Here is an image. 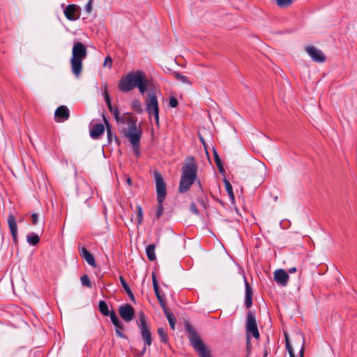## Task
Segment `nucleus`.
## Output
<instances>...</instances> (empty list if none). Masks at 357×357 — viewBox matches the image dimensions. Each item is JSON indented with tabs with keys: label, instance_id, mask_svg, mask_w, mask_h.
Here are the masks:
<instances>
[{
	"label": "nucleus",
	"instance_id": "f257e3e1",
	"mask_svg": "<svg viewBox=\"0 0 357 357\" xmlns=\"http://www.w3.org/2000/svg\"><path fill=\"white\" fill-rule=\"evenodd\" d=\"M149 80L142 71L137 70L128 73L122 77L119 83V88L123 92H129L138 88L141 94H144L148 89Z\"/></svg>",
	"mask_w": 357,
	"mask_h": 357
},
{
	"label": "nucleus",
	"instance_id": "f03ea898",
	"mask_svg": "<svg viewBox=\"0 0 357 357\" xmlns=\"http://www.w3.org/2000/svg\"><path fill=\"white\" fill-rule=\"evenodd\" d=\"M197 165L193 157L186 158V163L182 168L178 191L181 193L187 192L197 178Z\"/></svg>",
	"mask_w": 357,
	"mask_h": 357
},
{
	"label": "nucleus",
	"instance_id": "7ed1b4c3",
	"mask_svg": "<svg viewBox=\"0 0 357 357\" xmlns=\"http://www.w3.org/2000/svg\"><path fill=\"white\" fill-rule=\"evenodd\" d=\"M87 56L86 46L81 42H76L73 44L72 49V56L70 66L73 75L79 77L82 71V61Z\"/></svg>",
	"mask_w": 357,
	"mask_h": 357
},
{
	"label": "nucleus",
	"instance_id": "20e7f679",
	"mask_svg": "<svg viewBox=\"0 0 357 357\" xmlns=\"http://www.w3.org/2000/svg\"><path fill=\"white\" fill-rule=\"evenodd\" d=\"M185 328L188 333L189 340L199 356L212 357L210 350L204 343L196 331L189 324H186Z\"/></svg>",
	"mask_w": 357,
	"mask_h": 357
},
{
	"label": "nucleus",
	"instance_id": "39448f33",
	"mask_svg": "<svg viewBox=\"0 0 357 357\" xmlns=\"http://www.w3.org/2000/svg\"><path fill=\"white\" fill-rule=\"evenodd\" d=\"M119 123L128 125V128L123 130V134L126 138L130 137L132 135H142L140 126H137V119L134 118L130 113L123 114Z\"/></svg>",
	"mask_w": 357,
	"mask_h": 357
},
{
	"label": "nucleus",
	"instance_id": "423d86ee",
	"mask_svg": "<svg viewBox=\"0 0 357 357\" xmlns=\"http://www.w3.org/2000/svg\"><path fill=\"white\" fill-rule=\"evenodd\" d=\"M146 110L149 115H153L155 123L159 126V106L155 91H150L145 100Z\"/></svg>",
	"mask_w": 357,
	"mask_h": 357
},
{
	"label": "nucleus",
	"instance_id": "0eeeda50",
	"mask_svg": "<svg viewBox=\"0 0 357 357\" xmlns=\"http://www.w3.org/2000/svg\"><path fill=\"white\" fill-rule=\"evenodd\" d=\"M139 323L138 324V326L140 329L142 339L145 344L150 346L152 343L151 333L146 321V316L143 312H139Z\"/></svg>",
	"mask_w": 357,
	"mask_h": 357
},
{
	"label": "nucleus",
	"instance_id": "6e6552de",
	"mask_svg": "<svg viewBox=\"0 0 357 357\" xmlns=\"http://www.w3.org/2000/svg\"><path fill=\"white\" fill-rule=\"evenodd\" d=\"M154 178L156 186L157 201L160 202L165 200L167 195L166 183L161 174L157 171L154 172Z\"/></svg>",
	"mask_w": 357,
	"mask_h": 357
},
{
	"label": "nucleus",
	"instance_id": "1a4fd4ad",
	"mask_svg": "<svg viewBox=\"0 0 357 357\" xmlns=\"http://www.w3.org/2000/svg\"><path fill=\"white\" fill-rule=\"evenodd\" d=\"M284 337H285L286 349H287V350L289 352V356L290 357H296V355L294 354V351L293 347L290 344L289 339L287 333H284ZM296 338H297V342L296 343L298 344H301V348H300V351H299V354H298L299 357H304V353H305L304 342H305V339H304V337L302 335H297Z\"/></svg>",
	"mask_w": 357,
	"mask_h": 357
},
{
	"label": "nucleus",
	"instance_id": "9d476101",
	"mask_svg": "<svg viewBox=\"0 0 357 357\" xmlns=\"http://www.w3.org/2000/svg\"><path fill=\"white\" fill-rule=\"evenodd\" d=\"M246 331L248 334L251 333L255 339L259 338L256 319L251 311L247 314Z\"/></svg>",
	"mask_w": 357,
	"mask_h": 357
},
{
	"label": "nucleus",
	"instance_id": "9b49d317",
	"mask_svg": "<svg viewBox=\"0 0 357 357\" xmlns=\"http://www.w3.org/2000/svg\"><path fill=\"white\" fill-rule=\"evenodd\" d=\"M305 51L314 62L324 63L326 61L324 54L317 47L314 46H307Z\"/></svg>",
	"mask_w": 357,
	"mask_h": 357
},
{
	"label": "nucleus",
	"instance_id": "f8f14e48",
	"mask_svg": "<svg viewBox=\"0 0 357 357\" xmlns=\"http://www.w3.org/2000/svg\"><path fill=\"white\" fill-rule=\"evenodd\" d=\"M119 313L121 317L126 322H130L135 317V309L130 304L120 306Z\"/></svg>",
	"mask_w": 357,
	"mask_h": 357
},
{
	"label": "nucleus",
	"instance_id": "ddd939ff",
	"mask_svg": "<svg viewBox=\"0 0 357 357\" xmlns=\"http://www.w3.org/2000/svg\"><path fill=\"white\" fill-rule=\"evenodd\" d=\"M64 15L69 20H76L79 17V7L75 4L68 5L64 10Z\"/></svg>",
	"mask_w": 357,
	"mask_h": 357
},
{
	"label": "nucleus",
	"instance_id": "4468645a",
	"mask_svg": "<svg viewBox=\"0 0 357 357\" xmlns=\"http://www.w3.org/2000/svg\"><path fill=\"white\" fill-rule=\"evenodd\" d=\"M273 274L274 280L279 285L282 287L287 285L289 276L284 269H278Z\"/></svg>",
	"mask_w": 357,
	"mask_h": 357
},
{
	"label": "nucleus",
	"instance_id": "2eb2a0df",
	"mask_svg": "<svg viewBox=\"0 0 357 357\" xmlns=\"http://www.w3.org/2000/svg\"><path fill=\"white\" fill-rule=\"evenodd\" d=\"M8 225L12 234L13 240L15 244L17 243V226L15 216L9 214L8 219Z\"/></svg>",
	"mask_w": 357,
	"mask_h": 357
},
{
	"label": "nucleus",
	"instance_id": "dca6fc26",
	"mask_svg": "<svg viewBox=\"0 0 357 357\" xmlns=\"http://www.w3.org/2000/svg\"><path fill=\"white\" fill-rule=\"evenodd\" d=\"M245 305L246 308L249 309L252 305V296L253 292L251 286L249 282L245 279Z\"/></svg>",
	"mask_w": 357,
	"mask_h": 357
},
{
	"label": "nucleus",
	"instance_id": "f3484780",
	"mask_svg": "<svg viewBox=\"0 0 357 357\" xmlns=\"http://www.w3.org/2000/svg\"><path fill=\"white\" fill-rule=\"evenodd\" d=\"M141 137H142V135H139L138 134H136V135H132L131 136H130V137L127 138L129 140V142L131 143L132 148H133L134 153L137 157H138L140 153L139 142H140Z\"/></svg>",
	"mask_w": 357,
	"mask_h": 357
},
{
	"label": "nucleus",
	"instance_id": "a211bd4d",
	"mask_svg": "<svg viewBox=\"0 0 357 357\" xmlns=\"http://www.w3.org/2000/svg\"><path fill=\"white\" fill-rule=\"evenodd\" d=\"M79 254L82 256V257L84 258L89 265H91L92 267L96 266V261L93 256L85 247H82L79 249Z\"/></svg>",
	"mask_w": 357,
	"mask_h": 357
},
{
	"label": "nucleus",
	"instance_id": "6ab92c4d",
	"mask_svg": "<svg viewBox=\"0 0 357 357\" xmlns=\"http://www.w3.org/2000/svg\"><path fill=\"white\" fill-rule=\"evenodd\" d=\"M105 126L102 123H97L90 130V136L93 139H98L104 132Z\"/></svg>",
	"mask_w": 357,
	"mask_h": 357
},
{
	"label": "nucleus",
	"instance_id": "aec40b11",
	"mask_svg": "<svg viewBox=\"0 0 357 357\" xmlns=\"http://www.w3.org/2000/svg\"><path fill=\"white\" fill-rule=\"evenodd\" d=\"M54 115L56 118L67 120L70 116V112L67 107L61 105L56 109Z\"/></svg>",
	"mask_w": 357,
	"mask_h": 357
},
{
	"label": "nucleus",
	"instance_id": "412c9836",
	"mask_svg": "<svg viewBox=\"0 0 357 357\" xmlns=\"http://www.w3.org/2000/svg\"><path fill=\"white\" fill-rule=\"evenodd\" d=\"M98 310L102 315L111 317L112 310H109V306L105 301H99Z\"/></svg>",
	"mask_w": 357,
	"mask_h": 357
},
{
	"label": "nucleus",
	"instance_id": "4be33fe9",
	"mask_svg": "<svg viewBox=\"0 0 357 357\" xmlns=\"http://www.w3.org/2000/svg\"><path fill=\"white\" fill-rule=\"evenodd\" d=\"M165 315L166 316L169 324L170 325V327L172 329H175V325H176V318L173 313L170 312L168 309H165L163 310Z\"/></svg>",
	"mask_w": 357,
	"mask_h": 357
},
{
	"label": "nucleus",
	"instance_id": "5701e85b",
	"mask_svg": "<svg viewBox=\"0 0 357 357\" xmlns=\"http://www.w3.org/2000/svg\"><path fill=\"white\" fill-rule=\"evenodd\" d=\"M110 319H111L112 324L116 327V329H123L124 328L123 325L119 319L117 315L116 314V313L113 309H112V314H111Z\"/></svg>",
	"mask_w": 357,
	"mask_h": 357
},
{
	"label": "nucleus",
	"instance_id": "b1692460",
	"mask_svg": "<svg viewBox=\"0 0 357 357\" xmlns=\"http://www.w3.org/2000/svg\"><path fill=\"white\" fill-rule=\"evenodd\" d=\"M155 245L154 244H150L146 248V255L150 261H154L156 258L155 255Z\"/></svg>",
	"mask_w": 357,
	"mask_h": 357
},
{
	"label": "nucleus",
	"instance_id": "393cba45",
	"mask_svg": "<svg viewBox=\"0 0 357 357\" xmlns=\"http://www.w3.org/2000/svg\"><path fill=\"white\" fill-rule=\"evenodd\" d=\"M26 240L30 245H36L40 241V238L38 234L31 233L27 235Z\"/></svg>",
	"mask_w": 357,
	"mask_h": 357
},
{
	"label": "nucleus",
	"instance_id": "a878e982",
	"mask_svg": "<svg viewBox=\"0 0 357 357\" xmlns=\"http://www.w3.org/2000/svg\"><path fill=\"white\" fill-rule=\"evenodd\" d=\"M226 190L231 200H234V194L232 189V185L227 179L224 180Z\"/></svg>",
	"mask_w": 357,
	"mask_h": 357
},
{
	"label": "nucleus",
	"instance_id": "bb28decb",
	"mask_svg": "<svg viewBox=\"0 0 357 357\" xmlns=\"http://www.w3.org/2000/svg\"><path fill=\"white\" fill-rule=\"evenodd\" d=\"M158 334L160 337L161 342L165 344L168 342L167 334L163 328H159L158 329Z\"/></svg>",
	"mask_w": 357,
	"mask_h": 357
},
{
	"label": "nucleus",
	"instance_id": "cd10ccee",
	"mask_svg": "<svg viewBox=\"0 0 357 357\" xmlns=\"http://www.w3.org/2000/svg\"><path fill=\"white\" fill-rule=\"evenodd\" d=\"M109 110L113 114L116 122L119 123V122L121 121L122 116L120 114L118 108L112 107V109H109Z\"/></svg>",
	"mask_w": 357,
	"mask_h": 357
},
{
	"label": "nucleus",
	"instance_id": "c85d7f7f",
	"mask_svg": "<svg viewBox=\"0 0 357 357\" xmlns=\"http://www.w3.org/2000/svg\"><path fill=\"white\" fill-rule=\"evenodd\" d=\"M103 120H104V122H105V126H106V130H107V135L108 141L111 142L112 141V132L111 125L109 124V123L108 122V121L107 120V119L104 116H103Z\"/></svg>",
	"mask_w": 357,
	"mask_h": 357
},
{
	"label": "nucleus",
	"instance_id": "c756f323",
	"mask_svg": "<svg viewBox=\"0 0 357 357\" xmlns=\"http://www.w3.org/2000/svg\"><path fill=\"white\" fill-rule=\"evenodd\" d=\"M152 280H153V286L154 292L157 297L158 295H160L162 293H160V289H159V286H158V282L156 280V277H155V273H152Z\"/></svg>",
	"mask_w": 357,
	"mask_h": 357
},
{
	"label": "nucleus",
	"instance_id": "7c9ffc66",
	"mask_svg": "<svg viewBox=\"0 0 357 357\" xmlns=\"http://www.w3.org/2000/svg\"><path fill=\"white\" fill-rule=\"evenodd\" d=\"M293 2V0H276L278 6L280 8L289 7Z\"/></svg>",
	"mask_w": 357,
	"mask_h": 357
},
{
	"label": "nucleus",
	"instance_id": "2f4dec72",
	"mask_svg": "<svg viewBox=\"0 0 357 357\" xmlns=\"http://www.w3.org/2000/svg\"><path fill=\"white\" fill-rule=\"evenodd\" d=\"M137 223L138 225H141L143 221V211L142 208L137 205Z\"/></svg>",
	"mask_w": 357,
	"mask_h": 357
},
{
	"label": "nucleus",
	"instance_id": "473e14b6",
	"mask_svg": "<svg viewBox=\"0 0 357 357\" xmlns=\"http://www.w3.org/2000/svg\"><path fill=\"white\" fill-rule=\"evenodd\" d=\"M132 107L133 109H135L137 112L142 114L143 112V109L142 108L141 102L138 100H135L132 102Z\"/></svg>",
	"mask_w": 357,
	"mask_h": 357
},
{
	"label": "nucleus",
	"instance_id": "72a5a7b5",
	"mask_svg": "<svg viewBox=\"0 0 357 357\" xmlns=\"http://www.w3.org/2000/svg\"><path fill=\"white\" fill-rule=\"evenodd\" d=\"M157 299L162 309L164 310L165 309H167L166 303H165V298L164 294H161L160 295H158Z\"/></svg>",
	"mask_w": 357,
	"mask_h": 357
},
{
	"label": "nucleus",
	"instance_id": "f704fd0d",
	"mask_svg": "<svg viewBox=\"0 0 357 357\" xmlns=\"http://www.w3.org/2000/svg\"><path fill=\"white\" fill-rule=\"evenodd\" d=\"M82 284L87 287H91V282L86 275H83L80 278Z\"/></svg>",
	"mask_w": 357,
	"mask_h": 357
},
{
	"label": "nucleus",
	"instance_id": "c9c22d12",
	"mask_svg": "<svg viewBox=\"0 0 357 357\" xmlns=\"http://www.w3.org/2000/svg\"><path fill=\"white\" fill-rule=\"evenodd\" d=\"M174 77L176 78V79L181 81L183 83H186L188 84H190V82L188 80V79L186 77L178 73H174Z\"/></svg>",
	"mask_w": 357,
	"mask_h": 357
},
{
	"label": "nucleus",
	"instance_id": "e433bc0d",
	"mask_svg": "<svg viewBox=\"0 0 357 357\" xmlns=\"http://www.w3.org/2000/svg\"><path fill=\"white\" fill-rule=\"evenodd\" d=\"M164 201H161L160 202H158V210H157V212H156V214H155V218L157 219H159L161 215H162L163 213V211H164V208H163V203Z\"/></svg>",
	"mask_w": 357,
	"mask_h": 357
},
{
	"label": "nucleus",
	"instance_id": "4c0bfd02",
	"mask_svg": "<svg viewBox=\"0 0 357 357\" xmlns=\"http://www.w3.org/2000/svg\"><path fill=\"white\" fill-rule=\"evenodd\" d=\"M119 280L126 292H128L130 290H131L123 276L119 277Z\"/></svg>",
	"mask_w": 357,
	"mask_h": 357
},
{
	"label": "nucleus",
	"instance_id": "58836bf2",
	"mask_svg": "<svg viewBox=\"0 0 357 357\" xmlns=\"http://www.w3.org/2000/svg\"><path fill=\"white\" fill-rule=\"evenodd\" d=\"M178 105V100L174 97H171L169 102V105L171 107H176Z\"/></svg>",
	"mask_w": 357,
	"mask_h": 357
},
{
	"label": "nucleus",
	"instance_id": "ea45409f",
	"mask_svg": "<svg viewBox=\"0 0 357 357\" xmlns=\"http://www.w3.org/2000/svg\"><path fill=\"white\" fill-rule=\"evenodd\" d=\"M103 66H108L109 68L112 67V59L110 56H107L105 59Z\"/></svg>",
	"mask_w": 357,
	"mask_h": 357
},
{
	"label": "nucleus",
	"instance_id": "a19ab883",
	"mask_svg": "<svg viewBox=\"0 0 357 357\" xmlns=\"http://www.w3.org/2000/svg\"><path fill=\"white\" fill-rule=\"evenodd\" d=\"M190 211L192 213H194L195 215H198L199 214V210H198L195 203H194V202L191 203V204L190 206Z\"/></svg>",
	"mask_w": 357,
	"mask_h": 357
},
{
	"label": "nucleus",
	"instance_id": "79ce46f5",
	"mask_svg": "<svg viewBox=\"0 0 357 357\" xmlns=\"http://www.w3.org/2000/svg\"><path fill=\"white\" fill-rule=\"evenodd\" d=\"M213 155H214L215 162L216 165H218L222 162L221 160L218 155V153H217V151L215 149H213Z\"/></svg>",
	"mask_w": 357,
	"mask_h": 357
},
{
	"label": "nucleus",
	"instance_id": "37998d69",
	"mask_svg": "<svg viewBox=\"0 0 357 357\" xmlns=\"http://www.w3.org/2000/svg\"><path fill=\"white\" fill-rule=\"evenodd\" d=\"M92 2L93 0H89L88 3L86 5L85 10L88 13H91L92 10Z\"/></svg>",
	"mask_w": 357,
	"mask_h": 357
},
{
	"label": "nucleus",
	"instance_id": "c03bdc74",
	"mask_svg": "<svg viewBox=\"0 0 357 357\" xmlns=\"http://www.w3.org/2000/svg\"><path fill=\"white\" fill-rule=\"evenodd\" d=\"M31 218H32V224L33 225H36L37 222H38V214L36 213H33L31 215Z\"/></svg>",
	"mask_w": 357,
	"mask_h": 357
},
{
	"label": "nucleus",
	"instance_id": "a18cd8bd",
	"mask_svg": "<svg viewBox=\"0 0 357 357\" xmlns=\"http://www.w3.org/2000/svg\"><path fill=\"white\" fill-rule=\"evenodd\" d=\"M122 329H116L115 331H116V334L118 337H121V338H125L126 337V335L121 333V331Z\"/></svg>",
	"mask_w": 357,
	"mask_h": 357
},
{
	"label": "nucleus",
	"instance_id": "49530a36",
	"mask_svg": "<svg viewBox=\"0 0 357 357\" xmlns=\"http://www.w3.org/2000/svg\"><path fill=\"white\" fill-rule=\"evenodd\" d=\"M217 165V167H218V169H219L220 173H223L225 172V169L223 167V165H222V162L218 164V165Z\"/></svg>",
	"mask_w": 357,
	"mask_h": 357
},
{
	"label": "nucleus",
	"instance_id": "de8ad7c7",
	"mask_svg": "<svg viewBox=\"0 0 357 357\" xmlns=\"http://www.w3.org/2000/svg\"><path fill=\"white\" fill-rule=\"evenodd\" d=\"M127 294L128 295V296L130 297V298L132 301H135V296L132 292L131 290H130V291L128 292H126Z\"/></svg>",
	"mask_w": 357,
	"mask_h": 357
},
{
	"label": "nucleus",
	"instance_id": "09e8293b",
	"mask_svg": "<svg viewBox=\"0 0 357 357\" xmlns=\"http://www.w3.org/2000/svg\"><path fill=\"white\" fill-rule=\"evenodd\" d=\"M126 183H128V185H129L130 186V185H132V179H131V178H130V177H128H128H126Z\"/></svg>",
	"mask_w": 357,
	"mask_h": 357
},
{
	"label": "nucleus",
	"instance_id": "8fccbe9b",
	"mask_svg": "<svg viewBox=\"0 0 357 357\" xmlns=\"http://www.w3.org/2000/svg\"><path fill=\"white\" fill-rule=\"evenodd\" d=\"M105 102H106V104H107V107H108V109H112V107L113 106L112 105L111 100H107V101H106Z\"/></svg>",
	"mask_w": 357,
	"mask_h": 357
},
{
	"label": "nucleus",
	"instance_id": "3c124183",
	"mask_svg": "<svg viewBox=\"0 0 357 357\" xmlns=\"http://www.w3.org/2000/svg\"><path fill=\"white\" fill-rule=\"evenodd\" d=\"M104 97H105V102L107 101V100H110L109 96L107 91H105L104 93Z\"/></svg>",
	"mask_w": 357,
	"mask_h": 357
},
{
	"label": "nucleus",
	"instance_id": "603ef678",
	"mask_svg": "<svg viewBox=\"0 0 357 357\" xmlns=\"http://www.w3.org/2000/svg\"><path fill=\"white\" fill-rule=\"evenodd\" d=\"M296 271V268H295V267H293V268H291L289 269V272L290 273H295Z\"/></svg>",
	"mask_w": 357,
	"mask_h": 357
},
{
	"label": "nucleus",
	"instance_id": "864d4df0",
	"mask_svg": "<svg viewBox=\"0 0 357 357\" xmlns=\"http://www.w3.org/2000/svg\"><path fill=\"white\" fill-rule=\"evenodd\" d=\"M199 139H200L201 142H202V144H204V146H205L204 140L203 137L201 135H199Z\"/></svg>",
	"mask_w": 357,
	"mask_h": 357
},
{
	"label": "nucleus",
	"instance_id": "5fc2aeb1",
	"mask_svg": "<svg viewBox=\"0 0 357 357\" xmlns=\"http://www.w3.org/2000/svg\"><path fill=\"white\" fill-rule=\"evenodd\" d=\"M146 350V347L145 346V347H144L143 350H142V351L140 355L142 356L145 353Z\"/></svg>",
	"mask_w": 357,
	"mask_h": 357
},
{
	"label": "nucleus",
	"instance_id": "6e6d98bb",
	"mask_svg": "<svg viewBox=\"0 0 357 357\" xmlns=\"http://www.w3.org/2000/svg\"><path fill=\"white\" fill-rule=\"evenodd\" d=\"M83 184H84V185L86 188H89V185H88V184H87L86 183L83 182Z\"/></svg>",
	"mask_w": 357,
	"mask_h": 357
},
{
	"label": "nucleus",
	"instance_id": "4d7b16f0",
	"mask_svg": "<svg viewBox=\"0 0 357 357\" xmlns=\"http://www.w3.org/2000/svg\"><path fill=\"white\" fill-rule=\"evenodd\" d=\"M267 356V352H266L264 355V357H266Z\"/></svg>",
	"mask_w": 357,
	"mask_h": 357
}]
</instances>
